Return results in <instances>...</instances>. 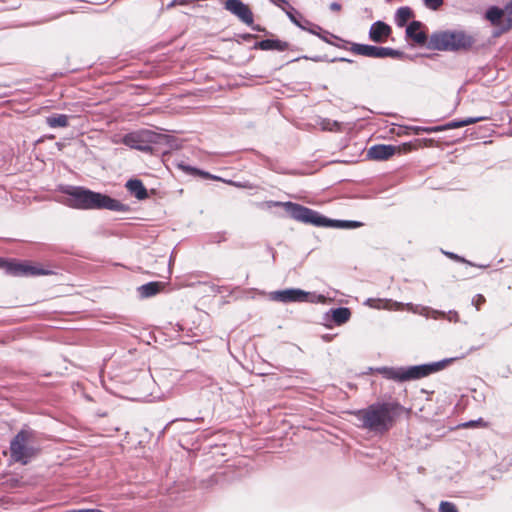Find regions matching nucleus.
Instances as JSON below:
<instances>
[{
	"label": "nucleus",
	"instance_id": "1",
	"mask_svg": "<svg viewBox=\"0 0 512 512\" xmlns=\"http://www.w3.org/2000/svg\"><path fill=\"white\" fill-rule=\"evenodd\" d=\"M58 191L66 196L62 203L72 209L109 210L120 213L131 210L128 204L84 186L60 185Z\"/></svg>",
	"mask_w": 512,
	"mask_h": 512
},
{
	"label": "nucleus",
	"instance_id": "2",
	"mask_svg": "<svg viewBox=\"0 0 512 512\" xmlns=\"http://www.w3.org/2000/svg\"><path fill=\"white\" fill-rule=\"evenodd\" d=\"M262 207L266 209H271L273 207H283L285 212L289 215L290 218L302 222L305 224H310L316 227H333V228H341V229H353L360 227L362 225L361 222L352 221V220H336L330 219L326 216L320 214L319 212L305 207L301 204L294 203L291 201L281 202V201H265L262 203Z\"/></svg>",
	"mask_w": 512,
	"mask_h": 512
},
{
	"label": "nucleus",
	"instance_id": "3",
	"mask_svg": "<svg viewBox=\"0 0 512 512\" xmlns=\"http://www.w3.org/2000/svg\"><path fill=\"white\" fill-rule=\"evenodd\" d=\"M397 402H375L367 408L352 412L358 426L369 431L384 433L388 431L394 422L395 416L401 410Z\"/></svg>",
	"mask_w": 512,
	"mask_h": 512
},
{
	"label": "nucleus",
	"instance_id": "4",
	"mask_svg": "<svg viewBox=\"0 0 512 512\" xmlns=\"http://www.w3.org/2000/svg\"><path fill=\"white\" fill-rule=\"evenodd\" d=\"M457 357L445 358L436 362L424 363L420 365L406 367H381L378 372L388 380L395 382H407L427 377L431 374L445 369L449 364L454 362Z\"/></svg>",
	"mask_w": 512,
	"mask_h": 512
},
{
	"label": "nucleus",
	"instance_id": "5",
	"mask_svg": "<svg viewBox=\"0 0 512 512\" xmlns=\"http://www.w3.org/2000/svg\"><path fill=\"white\" fill-rule=\"evenodd\" d=\"M38 433L24 425L10 441V460L21 465L29 464L40 453Z\"/></svg>",
	"mask_w": 512,
	"mask_h": 512
},
{
	"label": "nucleus",
	"instance_id": "6",
	"mask_svg": "<svg viewBox=\"0 0 512 512\" xmlns=\"http://www.w3.org/2000/svg\"><path fill=\"white\" fill-rule=\"evenodd\" d=\"M475 42V36L464 30H445L432 33L427 47L438 51L467 52Z\"/></svg>",
	"mask_w": 512,
	"mask_h": 512
},
{
	"label": "nucleus",
	"instance_id": "7",
	"mask_svg": "<svg viewBox=\"0 0 512 512\" xmlns=\"http://www.w3.org/2000/svg\"><path fill=\"white\" fill-rule=\"evenodd\" d=\"M285 13L289 20L299 27L301 30L307 31L312 35L319 37L322 41L327 44L333 45L339 49H347L348 40L342 39L333 33L322 29L318 24L312 23L308 19L304 18L294 7L289 6Z\"/></svg>",
	"mask_w": 512,
	"mask_h": 512
},
{
	"label": "nucleus",
	"instance_id": "8",
	"mask_svg": "<svg viewBox=\"0 0 512 512\" xmlns=\"http://www.w3.org/2000/svg\"><path fill=\"white\" fill-rule=\"evenodd\" d=\"M164 140H167L166 135L156 133L152 130L142 129L124 135L122 143L131 149L142 152H152V145L161 144Z\"/></svg>",
	"mask_w": 512,
	"mask_h": 512
},
{
	"label": "nucleus",
	"instance_id": "9",
	"mask_svg": "<svg viewBox=\"0 0 512 512\" xmlns=\"http://www.w3.org/2000/svg\"><path fill=\"white\" fill-rule=\"evenodd\" d=\"M348 49L354 54L370 58L383 59L390 57L394 59H402L405 57L404 52L391 47L374 46L370 44L355 43L350 41L347 44L346 50Z\"/></svg>",
	"mask_w": 512,
	"mask_h": 512
},
{
	"label": "nucleus",
	"instance_id": "10",
	"mask_svg": "<svg viewBox=\"0 0 512 512\" xmlns=\"http://www.w3.org/2000/svg\"><path fill=\"white\" fill-rule=\"evenodd\" d=\"M0 269H4L6 274L12 276H27V275H48L51 272L49 270H45L39 268L37 266H32L23 262H18L15 260H7L0 257Z\"/></svg>",
	"mask_w": 512,
	"mask_h": 512
},
{
	"label": "nucleus",
	"instance_id": "11",
	"mask_svg": "<svg viewBox=\"0 0 512 512\" xmlns=\"http://www.w3.org/2000/svg\"><path fill=\"white\" fill-rule=\"evenodd\" d=\"M310 293L299 288L277 290L270 293V299L281 303L312 302Z\"/></svg>",
	"mask_w": 512,
	"mask_h": 512
},
{
	"label": "nucleus",
	"instance_id": "12",
	"mask_svg": "<svg viewBox=\"0 0 512 512\" xmlns=\"http://www.w3.org/2000/svg\"><path fill=\"white\" fill-rule=\"evenodd\" d=\"M224 9L236 16L244 24H253V13L249 6L241 0H226Z\"/></svg>",
	"mask_w": 512,
	"mask_h": 512
},
{
	"label": "nucleus",
	"instance_id": "13",
	"mask_svg": "<svg viewBox=\"0 0 512 512\" xmlns=\"http://www.w3.org/2000/svg\"><path fill=\"white\" fill-rule=\"evenodd\" d=\"M391 33L392 28L387 23L378 20L370 26L368 36L372 42L384 43Z\"/></svg>",
	"mask_w": 512,
	"mask_h": 512
},
{
	"label": "nucleus",
	"instance_id": "14",
	"mask_svg": "<svg viewBox=\"0 0 512 512\" xmlns=\"http://www.w3.org/2000/svg\"><path fill=\"white\" fill-rule=\"evenodd\" d=\"M396 152L393 145L376 144L371 146L367 151V158L371 160L383 161L389 159Z\"/></svg>",
	"mask_w": 512,
	"mask_h": 512
},
{
	"label": "nucleus",
	"instance_id": "15",
	"mask_svg": "<svg viewBox=\"0 0 512 512\" xmlns=\"http://www.w3.org/2000/svg\"><path fill=\"white\" fill-rule=\"evenodd\" d=\"M422 26L420 21L413 20L406 27V36L421 46L429 41L427 34L421 30Z\"/></svg>",
	"mask_w": 512,
	"mask_h": 512
},
{
	"label": "nucleus",
	"instance_id": "16",
	"mask_svg": "<svg viewBox=\"0 0 512 512\" xmlns=\"http://www.w3.org/2000/svg\"><path fill=\"white\" fill-rule=\"evenodd\" d=\"M166 284L164 282L160 281H151L146 284H143L137 288V293L139 298L146 299L153 297L160 293L164 288Z\"/></svg>",
	"mask_w": 512,
	"mask_h": 512
},
{
	"label": "nucleus",
	"instance_id": "17",
	"mask_svg": "<svg viewBox=\"0 0 512 512\" xmlns=\"http://www.w3.org/2000/svg\"><path fill=\"white\" fill-rule=\"evenodd\" d=\"M253 49H260L264 51L268 50H277V51H285L290 49V45L288 42L279 40V39H264L258 42H255L253 45Z\"/></svg>",
	"mask_w": 512,
	"mask_h": 512
},
{
	"label": "nucleus",
	"instance_id": "18",
	"mask_svg": "<svg viewBox=\"0 0 512 512\" xmlns=\"http://www.w3.org/2000/svg\"><path fill=\"white\" fill-rule=\"evenodd\" d=\"M125 188L137 200H145L149 197L148 191L140 179H129L125 183Z\"/></svg>",
	"mask_w": 512,
	"mask_h": 512
},
{
	"label": "nucleus",
	"instance_id": "19",
	"mask_svg": "<svg viewBox=\"0 0 512 512\" xmlns=\"http://www.w3.org/2000/svg\"><path fill=\"white\" fill-rule=\"evenodd\" d=\"M351 311L347 307L332 308L326 313V320L333 321L336 325H342L349 321Z\"/></svg>",
	"mask_w": 512,
	"mask_h": 512
},
{
	"label": "nucleus",
	"instance_id": "20",
	"mask_svg": "<svg viewBox=\"0 0 512 512\" xmlns=\"http://www.w3.org/2000/svg\"><path fill=\"white\" fill-rule=\"evenodd\" d=\"M487 119H489L488 116L467 117L465 119L452 120L446 124L439 125V128H441L440 132H442V131H446V130H450V129H456V128L464 127L467 125L475 124L477 122L487 120Z\"/></svg>",
	"mask_w": 512,
	"mask_h": 512
},
{
	"label": "nucleus",
	"instance_id": "21",
	"mask_svg": "<svg viewBox=\"0 0 512 512\" xmlns=\"http://www.w3.org/2000/svg\"><path fill=\"white\" fill-rule=\"evenodd\" d=\"M504 15L506 16L505 7L500 8L498 6H490L485 13L486 19L489 20L491 24L495 26L504 24V22L502 23V18Z\"/></svg>",
	"mask_w": 512,
	"mask_h": 512
},
{
	"label": "nucleus",
	"instance_id": "22",
	"mask_svg": "<svg viewBox=\"0 0 512 512\" xmlns=\"http://www.w3.org/2000/svg\"><path fill=\"white\" fill-rule=\"evenodd\" d=\"M46 124L50 128H64L69 125V116L65 114H52L46 117Z\"/></svg>",
	"mask_w": 512,
	"mask_h": 512
},
{
	"label": "nucleus",
	"instance_id": "23",
	"mask_svg": "<svg viewBox=\"0 0 512 512\" xmlns=\"http://www.w3.org/2000/svg\"><path fill=\"white\" fill-rule=\"evenodd\" d=\"M413 17V11L408 6H403L397 9L395 14V23L398 27H404L410 18Z\"/></svg>",
	"mask_w": 512,
	"mask_h": 512
},
{
	"label": "nucleus",
	"instance_id": "24",
	"mask_svg": "<svg viewBox=\"0 0 512 512\" xmlns=\"http://www.w3.org/2000/svg\"><path fill=\"white\" fill-rule=\"evenodd\" d=\"M179 167L183 171H185L191 175L200 176L204 179L220 180V177L214 176V175L210 174L209 172L198 169L196 167H192V166L184 165V164H179Z\"/></svg>",
	"mask_w": 512,
	"mask_h": 512
},
{
	"label": "nucleus",
	"instance_id": "25",
	"mask_svg": "<svg viewBox=\"0 0 512 512\" xmlns=\"http://www.w3.org/2000/svg\"><path fill=\"white\" fill-rule=\"evenodd\" d=\"M439 125L438 126H407L406 127V134H413V135H419L421 133H436L440 132Z\"/></svg>",
	"mask_w": 512,
	"mask_h": 512
},
{
	"label": "nucleus",
	"instance_id": "26",
	"mask_svg": "<svg viewBox=\"0 0 512 512\" xmlns=\"http://www.w3.org/2000/svg\"><path fill=\"white\" fill-rule=\"evenodd\" d=\"M506 19L501 26V31L506 32L512 28V0L505 4Z\"/></svg>",
	"mask_w": 512,
	"mask_h": 512
},
{
	"label": "nucleus",
	"instance_id": "27",
	"mask_svg": "<svg viewBox=\"0 0 512 512\" xmlns=\"http://www.w3.org/2000/svg\"><path fill=\"white\" fill-rule=\"evenodd\" d=\"M321 128L327 131H340L341 124L336 120L323 119L320 123Z\"/></svg>",
	"mask_w": 512,
	"mask_h": 512
},
{
	"label": "nucleus",
	"instance_id": "28",
	"mask_svg": "<svg viewBox=\"0 0 512 512\" xmlns=\"http://www.w3.org/2000/svg\"><path fill=\"white\" fill-rule=\"evenodd\" d=\"M439 512H459L456 505L450 501H441L439 505Z\"/></svg>",
	"mask_w": 512,
	"mask_h": 512
},
{
	"label": "nucleus",
	"instance_id": "29",
	"mask_svg": "<svg viewBox=\"0 0 512 512\" xmlns=\"http://www.w3.org/2000/svg\"><path fill=\"white\" fill-rule=\"evenodd\" d=\"M423 311L429 312L430 313V318L435 319V320L443 318L446 315L445 311H440V310L432 309L430 307H423Z\"/></svg>",
	"mask_w": 512,
	"mask_h": 512
},
{
	"label": "nucleus",
	"instance_id": "30",
	"mask_svg": "<svg viewBox=\"0 0 512 512\" xmlns=\"http://www.w3.org/2000/svg\"><path fill=\"white\" fill-rule=\"evenodd\" d=\"M424 4L427 8L435 11L443 4V0H424Z\"/></svg>",
	"mask_w": 512,
	"mask_h": 512
},
{
	"label": "nucleus",
	"instance_id": "31",
	"mask_svg": "<svg viewBox=\"0 0 512 512\" xmlns=\"http://www.w3.org/2000/svg\"><path fill=\"white\" fill-rule=\"evenodd\" d=\"M486 302V299L485 297L482 295V294H476L473 298H472V305L475 306L476 310H480V306L482 304H484Z\"/></svg>",
	"mask_w": 512,
	"mask_h": 512
},
{
	"label": "nucleus",
	"instance_id": "32",
	"mask_svg": "<svg viewBox=\"0 0 512 512\" xmlns=\"http://www.w3.org/2000/svg\"><path fill=\"white\" fill-rule=\"evenodd\" d=\"M443 318L453 323H457L460 321L459 314L455 310H449L448 312H446V315Z\"/></svg>",
	"mask_w": 512,
	"mask_h": 512
},
{
	"label": "nucleus",
	"instance_id": "33",
	"mask_svg": "<svg viewBox=\"0 0 512 512\" xmlns=\"http://www.w3.org/2000/svg\"><path fill=\"white\" fill-rule=\"evenodd\" d=\"M444 254L446 256H448L450 259H453L455 261H458V262H463V263H466L468 265H473L470 261L464 259L463 257L453 253V252H444Z\"/></svg>",
	"mask_w": 512,
	"mask_h": 512
},
{
	"label": "nucleus",
	"instance_id": "34",
	"mask_svg": "<svg viewBox=\"0 0 512 512\" xmlns=\"http://www.w3.org/2000/svg\"><path fill=\"white\" fill-rule=\"evenodd\" d=\"M485 426L486 423L484 422V420L482 418H479L477 420H471V421H468V422H465L463 424H461L462 427H474V426Z\"/></svg>",
	"mask_w": 512,
	"mask_h": 512
},
{
	"label": "nucleus",
	"instance_id": "35",
	"mask_svg": "<svg viewBox=\"0 0 512 512\" xmlns=\"http://www.w3.org/2000/svg\"><path fill=\"white\" fill-rule=\"evenodd\" d=\"M225 240H226V233L225 232H218V233L213 234L211 236V241L212 242L220 243V242L225 241Z\"/></svg>",
	"mask_w": 512,
	"mask_h": 512
},
{
	"label": "nucleus",
	"instance_id": "36",
	"mask_svg": "<svg viewBox=\"0 0 512 512\" xmlns=\"http://www.w3.org/2000/svg\"><path fill=\"white\" fill-rule=\"evenodd\" d=\"M331 63L335 62H347V63H353L354 61L352 59L346 58V57H334L329 60Z\"/></svg>",
	"mask_w": 512,
	"mask_h": 512
},
{
	"label": "nucleus",
	"instance_id": "37",
	"mask_svg": "<svg viewBox=\"0 0 512 512\" xmlns=\"http://www.w3.org/2000/svg\"><path fill=\"white\" fill-rule=\"evenodd\" d=\"M302 58L309 59V57H307V56H303ZM310 60H312L314 62H321V61L329 62L330 59H328L326 56H314V57H310Z\"/></svg>",
	"mask_w": 512,
	"mask_h": 512
},
{
	"label": "nucleus",
	"instance_id": "38",
	"mask_svg": "<svg viewBox=\"0 0 512 512\" xmlns=\"http://www.w3.org/2000/svg\"><path fill=\"white\" fill-rule=\"evenodd\" d=\"M271 3H273L274 5L282 8L284 11L286 10L284 7H282V4L284 5H287L288 7L290 6L288 1L287 0H269Z\"/></svg>",
	"mask_w": 512,
	"mask_h": 512
},
{
	"label": "nucleus",
	"instance_id": "39",
	"mask_svg": "<svg viewBox=\"0 0 512 512\" xmlns=\"http://www.w3.org/2000/svg\"><path fill=\"white\" fill-rule=\"evenodd\" d=\"M374 302H376L375 299L373 298H368L366 301H365V305H368L370 307H373V308H380L379 305H374ZM377 302H380V300H377Z\"/></svg>",
	"mask_w": 512,
	"mask_h": 512
},
{
	"label": "nucleus",
	"instance_id": "40",
	"mask_svg": "<svg viewBox=\"0 0 512 512\" xmlns=\"http://www.w3.org/2000/svg\"><path fill=\"white\" fill-rule=\"evenodd\" d=\"M240 37H241L244 41H250L251 39L256 38V35H254V34H250V33H245V34L240 35Z\"/></svg>",
	"mask_w": 512,
	"mask_h": 512
},
{
	"label": "nucleus",
	"instance_id": "41",
	"mask_svg": "<svg viewBox=\"0 0 512 512\" xmlns=\"http://www.w3.org/2000/svg\"><path fill=\"white\" fill-rule=\"evenodd\" d=\"M330 9H331L332 11H339V10L341 9V4H340V3H338V2H332V3L330 4Z\"/></svg>",
	"mask_w": 512,
	"mask_h": 512
},
{
	"label": "nucleus",
	"instance_id": "42",
	"mask_svg": "<svg viewBox=\"0 0 512 512\" xmlns=\"http://www.w3.org/2000/svg\"><path fill=\"white\" fill-rule=\"evenodd\" d=\"M186 3V0H173L168 7H173L175 5H184Z\"/></svg>",
	"mask_w": 512,
	"mask_h": 512
},
{
	"label": "nucleus",
	"instance_id": "43",
	"mask_svg": "<svg viewBox=\"0 0 512 512\" xmlns=\"http://www.w3.org/2000/svg\"><path fill=\"white\" fill-rule=\"evenodd\" d=\"M251 28L254 30V31H257V32H265V28L261 27L260 25H254V23L252 25H250Z\"/></svg>",
	"mask_w": 512,
	"mask_h": 512
},
{
	"label": "nucleus",
	"instance_id": "44",
	"mask_svg": "<svg viewBox=\"0 0 512 512\" xmlns=\"http://www.w3.org/2000/svg\"><path fill=\"white\" fill-rule=\"evenodd\" d=\"M420 315H422V316H424V317H426V318H430V313H429V312H425V311H423V308H422V309H421V311H420Z\"/></svg>",
	"mask_w": 512,
	"mask_h": 512
},
{
	"label": "nucleus",
	"instance_id": "45",
	"mask_svg": "<svg viewBox=\"0 0 512 512\" xmlns=\"http://www.w3.org/2000/svg\"><path fill=\"white\" fill-rule=\"evenodd\" d=\"M229 183L235 185L236 187H244L241 183L239 182H233V181H229Z\"/></svg>",
	"mask_w": 512,
	"mask_h": 512
},
{
	"label": "nucleus",
	"instance_id": "46",
	"mask_svg": "<svg viewBox=\"0 0 512 512\" xmlns=\"http://www.w3.org/2000/svg\"><path fill=\"white\" fill-rule=\"evenodd\" d=\"M330 40L332 43L342 44L339 40H337L335 38H331Z\"/></svg>",
	"mask_w": 512,
	"mask_h": 512
}]
</instances>
